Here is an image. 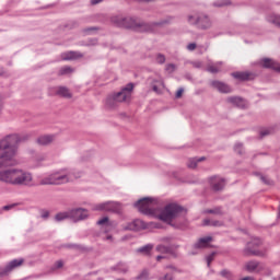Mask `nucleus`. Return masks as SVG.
<instances>
[{"label": "nucleus", "instance_id": "nucleus-24", "mask_svg": "<svg viewBox=\"0 0 280 280\" xmlns=\"http://www.w3.org/2000/svg\"><path fill=\"white\" fill-rule=\"evenodd\" d=\"M200 15L201 14H198V13L188 14L187 18H186L187 19V23L189 25L198 26L199 20H200Z\"/></svg>", "mask_w": 280, "mask_h": 280}, {"label": "nucleus", "instance_id": "nucleus-6", "mask_svg": "<svg viewBox=\"0 0 280 280\" xmlns=\"http://www.w3.org/2000/svg\"><path fill=\"white\" fill-rule=\"evenodd\" d=\"M78 176L73 173L61 174L54 173L47 177L40 179V185H65L66 183H72L77 180Z\"/></svg>", "mask_w": 280, "mask_h": 280}, {"label": "nucleus", "instance_id": "nucleus-45", "mask_svg": "<svg viewBox=\"0 0 280 280\" xmlns=\"http://www.w3.org/2000/svg\"><path fill=\"white\" fill-rule=\"evenodd\" d=\"M15 207H16V205H8V206L2 207V210L10 211V210L14 209Z\"/></svg>", "mask_w": 280, "mask_h": 280}, {"label": "nucleus", "instance_id": "nucleus-31", "mask_svg": "<svg viewBox=\"0 0 280 280\" xmlns=\"http://www.w3.org/2000/svg\"><path fill=\"white\" fill-rule=\"evenodd\" d=\"M69 218H71L70 212H59L55 215L56 222H62Z\"/></svg>", "mask_w": 280, "mask_h": 280}, {"label": "nucleus", "instance_id": "nucleus-43", "mask_svg": "<svg viewBox=\"0 0 280 280\" xmlns=\"http://www.w3.org/2000/svg\"><path fill=\"white\" fill-rule=\"evenodd\" d=\"M96 31V27H88V28H84L83 30V33L85 34V35H90V34H92L93 32H95Z\"/></svg>", "mask_w": 280, "mask_h": 280}, {"label": "nucleus", "instance_id": "nucleus-30", "mask_svg": "<svg viewBox=\"0 0 280 280\" xmlns=\"http://www.w3.org/2000/svg\"><path fill=\"white\" fill-rule=\"evenodd\" d=\"M203 225L205 226L221 228L223 225V223L220 222V221H217V220L206 219V220H203Z\"/></svg>", "mask_w": 280, "mask_h": 280}, {"label": "nucleus", "instance_id": "nucleus-44", "mask_svg": "<svg viewBox=\"0 0 280 280\" xmlns=\"http://www.w3.org/2000/svg\"><path fill=\"white\" fill-rule=\"evenodd\" d=\"M186 48L187 50L192 51L197 48V44L196 43L188 44Z\"/></svg>", "mask_w": 280, "mask_h": 280}, {"label": "nucleus", "instance_id": "nucleus-41", "mask_svg": "<svg viewBox=\"0 0 280 280\" xmlns=\"http://www.w3.org/2000/svg\"><path fill=\"white\" fill-rule=\"evenodd\" d=\"M165 69L168 73H173L176 70V66L174 63H170Z\"/></svg>", "mask_w": 280, "mask_h": 280}, {"label": "nucleus", "instance_id": "nucleus-19", "mask_svg": "<svg viewBox=\"0 0 280 280\" xmlns=\"http://www.w3.org/2000/svg\"><path fill=\"white\" fill-rule=\"evenodd\" d=\"M259 63H260V66H262L265 68H270V69H273V70L280 72V63L272 59L265 58V59H261Z\"/></svg>", "mask_w": 280, "mask_h": 280}, {"label": "nucleus", "instance_id": "nucleus-3", "mask_svg": "<svg viewBox=\"0 0 280 280\" xmlns=\"http://www.w3.org/2000/svg\"><path fill=\"white\" fill-rule=\"evenodd\" d=\"M110 22L116 26L129 28L136 32H152V25L143 22L136 16L115 15L110 18Z\"/></svg>", "mask_w": 280, "mask_h": 280}, {"label": "nucleus", "instance_id": "nucleus-32", "mask_svg": "<svg viewBox=\"0 0 280 280\" xmlns=\"http://www.w3.org/2000/svg\"><path fill=\"white\" fill-rule=\"evenodd\" d=\"M267 21L280 27V15L278 14L268 15Z\"/></svg>", "mask_w": 280, "mask_h": 280}, {"label": "nucleus", "instance_id": "nucleus-37", "mask_svg": "<svg viewBox=\"0 0 280 280\" xmlns=\"http://www.w3.org/2000/svg\"><path fill=\"white\" fill-rule=\"evenodd\" d=\"M149 279V272L147 270H143L138 277L137 280H148Z\"/></svg>", "mask_w": 280, "mask_h": 280}, {"label": "nucleus", "instance_id": "nucleus-25", "mask_svg": "<svg viewBox=\"0 0 280 280\" xmlns=\"http://www.w3.org/2000/svg\"><path fill=\"white\" fill-rule=\"evenodd\" d=\"M57 139H59V133H45L37 141H57Z\"/></svg>", "mask_w": 280, "mask_h": 280}, {"label": "nucleus", "instance_id": "nucleus-12", "mask_svg": "<svg viewBox=\"0 0 280 280\" xmlns=\"http://www.w3.org/2000/svg\"><path fill=\"white\" fill-rule=\"evenodd\" d=\"M228 104L231 106H235L236 108H248V103L242 97L238 96H230L226 98Z\"/></svg>", "mask_w": 280, "mask_h": 280}, {"label": "nucleus", "instance_id": "nucleus-13", "mask_svg": "<svg viewBox=\"0 0 280 280\" xmlns=\"http://www.w3.org/2000/svg\"><path fill=\"white\" fill-rule=\"evenodd\" d=\"M89 217V212L85 209H74L70 211V219L74 222L85 220Z\"/></svg>", "mask_w": 280, "mask_h": 280}, {"label": "nucleus", "instance_id": "nucleus-53", "mask_svg": "<svg viewBox=\"0 0 280 280\" xmlns=\"http://www.w3.org/2000/svg\"><path fill=\"white\" fill-rule=\"evenodd\" d=\"M241 280H255V278L252 276H247V277L242 278Z\"/></svg>", "mask_w": 280, "mask_h": 280}, {"label": "nucleus", "instance_id": "nucleus-58", "mask_svg": "<svg viewBox=\"0 0 280 280\" xmlns=\"http://www.w3.org/2000/svg\"><path fill=\"white\" fill-rule=\"evenodd\" d=\"M112 238V236H107V240H110Z\"/></svg>", "mask_w": 280, "mask_h": 280}, {"label": "nucleus", "instance_id": "nucleus-16", "mask_svg": "<svg viewBox=\"0 0 280 280\" xmlns=\"http://www.w3.org/2000/svg\"><path fill=\"white\" fill-rule=\"evenodd\" d=\"M211 187L214 191H221L225 187V179L219 176L211 177Z\"/></svg>", "mask_w": 280, "mask_h": 280}, {"label": "nucleus", "instance_id": "nucleus-28", "mask_svg": "<svg viewBox=\"0 0 280 280\" xmlns=\"http://www.w3.org/2000/svg\"><path fill=\"white\" fill-rule=\"evenodd\" d=\"M97 225L102 226L104 230H109L112 228V223L107 217L102 218L97 221Z\"/></svg>", "mask_w": 280, "mask_h": 280}, {"label": "nucleus", "instance_id": "nucleus-40", "mask_svg": "<svg viewBox=\"0 0 280 280\" xmlns=\"http://www.w3.org/2000/svg\"><path fill=\"white\" fill-rule=\"evenodd\" d=\"M117 270H119L122 273H126L128 271V267L125 264H119Z\"/></svg>", "mask_w": 280, "mask_h": 280}, {"label": "nucleus", "instance_id": "nucleus-55", "mask_svg": "<svg viewBox=\"0 0 280 280\" xmlns=\"http://www.w3.org/2000/svg\"><path fill=\"white\" fill-rule=\"evenodd\" d=\"M96 44H97L96 39H93L92 42H90V45H96Z\"/></svg>", "mask_w": 280, "mask_h": 280}, {"label": "nucleus", "instance_id": "nucleus-4", "mask_svg": "<svg viewBox=\"0 0 280 280\" xmlns=\"http://www.w3.org/2000/svg\"><path fill=\"white\" fill-rule=\"evenodd\" d=\"M15 154V145L8 141L0 142V167H12L13 165H18Z\"/></svg>", "mask_w": 280, "mask_h": 280}, {"label": "nucleus", "instance_id": "nucleus-22", "mask_svg": "<svg viewBox=\"0 0 280 280\" xmlns=\"http://www.w3.org/2000/svg\"><path fill=\"white\" fill-rule=\"evenodd\" d=\"M222 66H223V62H221V61H218L215 63H210L207 67V71L211 72V73L221 72L222 71Z\"/></svg>", "mask_w": 280, "mask_h": 280}, {"label": "nucleus", "instance_id": "nucleus-17", "mask_svg": "<svg viewBox=\"0 0 280 280\" xmlns=\"http://www.w3.org/2000/svg\"><path fill=\"white\" fill-rule=\"evenodd\" d=\"M174 21H175L174 16H166V18L160 20V21L149 23V25H151V32H153L155 26L170 25V24L174 23Z\"/></svg>", "mask_w": 280, "mask_h": 280}, {"label": "nucleus", "instance_id": "nucleus-20", "mask_svg": "<svg viewBox=\"0 0 280 280\" xmlns=\"http://www.w3.org/2000/svg\"><path fill=\"white\" fill-rule=\"evenodd\" d=\"M56 94L65 97L66 100H71L72 93L67 86H58L56 88Z\"/></svg>", "mask_w": 280, "mask_h": 280}, {"label": "nucleus", "instance_id": "nucleus-33", "mask_svg": "<svg viewBox=\"0 0 280 280\" xmlns=\"http://www.w3.org/2000/svg\"><path fill=\"white\" fill-rule=\"evenodd\" d=\"M232 77H234L235 79L244 81V80L249 79V73L248 72H234V73H232Z\"/></svg>", "mask_w": 280, "mask_h": 280}, {"label": "nucleus", "instance_id": "nucleus-49", "mask_svg": "<svg viewBox=\"0 0 280 280\" xmlns=\"http://www.w3.org/2000/svg\"><path fill=\"white\" fill-rule=\"evenodd\" d=\"M40 217H42V219H48L49 218V211H43Z\"/></svg>", "mask_w": 280, "mask_h": 280}, {"label": "nucleus", "instance_id": "nucleus-18", "mask_svg": "<svg viewBox=\"0 0 280 280\" xmlns=\"http://www.w3.org/2000/svg\"><path fill=\"white\" fill-rule=\"evenodd\" d=\"M211 86L217 89L220 93H231L232 92V88L221 81H212Z\"/></svg>", "mask_w": 280, "mask_h": 280}, {"label": "nucleus", "instance_id": "nucleus-26", "mask_svg": "<svg viewBox=\"0 0 280 280\" xmlns=\"http://www.w3.org/2000/svg\"><path fill=\"white\" fill-rule=\"evenodd\" d=\"M201 161H206V158H205V156L199 158V159L192 158V159H189V160H188L187 165H188V167H189L190 170H195V168L197 167L198 163H201Z\"/></svg>", "mask_w": 280, "mask_h": 280}, {"label": "nucleus", "instance_id": "nucleus-34", "mask_svg": "<svg viewBox=\"0 0 280 280\" xmlns=\"http://www.w3.org/2000/svg\"><path fill=\"white\" fill-rule=\"evenodd\" d=\"M153 248H154V246L152 244H148V245L139 248L138 253L143 254V255H149Z\"/></svg>", "mask_w": 280, "mask_h": 280}, {"label": "nucleus", "instance_id": "nucleus-23", "mask_svg": "<svg viewBox=\"0 0 280 280\" xmlns=\"http://www.w3.org/2000/svg\"><path fill=\"white\" fill-rule=\"evenodd\" d=\"M79 57H82V54L78 51H68L61 55L62 60H73L78 59Z\"/></svg>", "mask_w": 280, "mask_h": 280}, {"label": "nucleus", "instance_id": "nucleus-29", "mask_svg": "<svg viewBox=\"0 0 280 280\" xmlns=\"http://www.w3.org/2000/svg\"><path fill=\"white\" fill-rule=\"evenodd\" d=\"M145 229V223L142 220H135L132 222L131 230L133 231H141Z\"/></svg>", "mask_w": 280, "mask_h": 280}, {"label": "nucleus", "instance_id": "nucleus-57", "mask_svg": "<svg viewBox=\"0 0 280 280\" xmlns=\"http://www.w3.org/2000/svg\"><path fill=\"white\" fill-rule=\"evenodd\" d=\"M2 110V104H0V112Z\"/></svg>", "mask_w": 280, "mask_h": 280}, {"label": "nucleus", "instance_id": "nucleus-42", "mask_svg": "<svg viewBox=\"0 0 280 280\" xmlns=\"http://www.w3.org/2000/svg\"><path fill=\"white\" fill-rule=\"evenodd\" d=\"M185 90L183 88H179L175 94L176 100H180V97L183 96Z\"/></svg>", "mask_w": 280, "mask_h": 280}, {"label": "nucleus", "instance_id": "nucleus-21", "mask_svg": "<svg viewBox=\"0 0 280 280\" xmlns=\"http://www.w3.org/2000/svg\"><path fill=\"white\" fill-rule=\"evenodd\" d=\"M212 241L213 238L211 236L202 237L195 244V248H207Z\"/></svg>", "mask_w": 280, "mask_h": 280}, {"label": "nucleus", "instance_id": "nucleus-46", "mask_svg": "<svg viewBox=\"0 0 280 280\" xmlns=\"http://www.w3.org/2000/svg\"><path fill=\"white\" fill-rule=\"evenodd\" d=\"M221 276L224 277V278H231L232 277L231 272L228 271V270H222Z\"/></svg>", "mask_w": 280, "mask_h": 280}, {"label": "nucleus", "instance_id": "nucleus-61", "mask_svg": "<svg viewBox=\"0 0 280 280\" xmlns=\"http://www.w3.org/2000/svg\"><path fill=\"white\" fill-rule=\"evenodd\" d=\"M118 280H124V279H118Z\"/></svg>", "mask_w": 280, "mask_h": 280}, {"label": "nucleus", "instance_id": "nucleus-8", "mask_svg": "<svg viewBox=\"0 0 280 280\" xmlns=\"http://www.w3.org/2000/svg\"><path fill=\"white\" fill-rule=\"evenodd\" d=\"M36 131H22V132H12L5 135L1 141H31L36 137Z\"/></svg>", "mask_w": 280, "mask_h": 280}, {"label": "nucleus", "instance_id": "nucleus-7", "mask_svg": "<svg viewBox=\"0 0 280 280\" xmlns=\"http://www.w3.org/2000/svg\"><path fill=\"white\" fill-rule=\"evenodd\" d=\"M262 242L260 238H253L252 242L247 243L243 254L245 257H264L265 253L258 249Z\"/></svg>", "mask_w": 280, "mask_h": 280}, {"label": "nucleus", "instance_id": "nucleus-1", "mask_svg": "<svg viewBox=\"0 0 280 280\" xmlns=\"http://www.w3.org/2000/svg\"><path fill=\"white\" fill-rule=\"evenodd\" d=\"M135 207L140 213L156 218L167 224H171L183 212V208L176 203H170L162 210L156 209L152 198H142L135 203Z\"/></svg>", "mask_w": 280, "mask_h": 280}, {"label": "nucleus", "instance_id": "nucleus-48", "mask_svg": "<svg viewBox=\"0 0 280 280\" xmlns=\"http://www.w3.org/2000/svg\"><path fill=\"white\" fill-rule=\"evenodd\" d=\"M208 213L222 214L221 209L208 210Z\"/></svg>", "mask_w": 280, "mask_h": 280}, {"label": "nucleus", "instance_id": "nucleus-50", "mask_svg": "<svg viewBox=\"0 0 280 280\" xmlns=\"http://www.w3.org/2000/svg\"><path fill=\"white\" fill-rule=\"evenodd\" d=\"M192 66L196 68H201L202 67V62L201 61H194Z\"/></svg>", "mask_w": 280, "mask_h": 280}, {"label": "nucleus", "instance_id": "nucleus-9", "mask_svg": "<svg viewBox=\"0 0 280 280\" xmlns=\"http://www.w3.org/2000/svg\"><path fill=\"white\" fill-rule=\"evenodd\" d=\"M243 269L248 273H261L265 271L266 266L257 260H249L244 264Z\"/></svg>", "mask_w": 280, "mask_h": 280}, {"label": "nucleus", "instance_id": "nucleus-60", "mask_svg": "<svg viewBox=\"0 0 280 280\" xmlns=\"http://www.w3.org/2000/svg\"><path fill=\"white\" fill-rule=\"evenodd\" d=\"M142 1H152V0H142Z\"/></svg>", "mask_w": 280, "mask_h": 280}, {"label": "nucleus", "instance_id": "nucleus-27", "mask_svg": "<svg viewBox=\"0 0 280 280\" xmlns=\"http://www.w3.org/2000/svg\"><path fill=\"white\" fill-rule=\"evenodd\" d=\"M275 129L271 127L262 128L259 130V139H266V137H270V135H273Z\"/></svg>", "mask_w": 280, "mask_h": 280}, {"label": "nucleus", "instance_id": "nucleus-14", "mask_svg": "<svg viewBox=\"0 0 280 280\" xmlns=\"http://www.w3.org/2000/svg\"><path fill=\"white\" fill-rule=\"evenodd\" d=\"M118 205L116 202H104L95 206V211H105V212H117Z\"/></svg>", "mask_w": 280, "mask_h": 280}, {"label": "nucleus", "instance_id": "nucleus-52", "mask_svg": "<svg viewBox=\"0 0 280 280\" xmlns=\"http://www.w3.org/2000/svg\"><path fill=\"white\" fill-rule=\"evenodd\" d=\"M163 280H173V276L172 275H165Z\"/></svg>", "mask_w": 280, "mask_h": 280}, {"label": "nucleus", "instance_id": "nucleus-15", "mask_svg": "<svg viewBox=\"0 0 280 280\" xmlns=\"http://www.w3.org/2000/svg\"><path fill=\"white\" fill-rule=\"evenodd\" d=\"M148 82L150 83V85L152 86V90L156 93V94H162L165 85L164 82L161 79H153L150 78L148 80Z\"/></svg>", "mask_w": 280, "mask_h": 280}, {"label": "nucleus", "instance_id": "nucleus-47", "mask_svg": "<svg viewBox=\"0 0 280 280\" xmlns=\"http://www.w3.org/2000/svg\"><path fill=\"white\" fill-rule=\"evenodd\" d=\"M55 267L56 269H61L63 267V261L62 260L56 261Z\"/></svg>", "mask_w": 280, "mask_h": 280}, {"label": "nucleus", "instance_id": "nucleus-2", "mask_svg": "<svg viewBox=\"0 0 280 280\" xmlns=\"http://www.w3.org/2000/svg\"><path fill=\"white\" fill-rule=\"evenodd\" d=\"M0 183H5V185H33V175L21 168L8 167L0 170Z\"/></svg>", "mask_w": 280, "mask_h": 280}, {"label": "nucleus", "instance_id": "nucleus-10", "mask_svg": "<svg viewBox=\"0 0 280 280\" xmlns=\"http://www.w3.org/2000/svg\"><path fill=\"white\" fill-rule=\"evenodd\" d=\"M24 264V259H13L4 268H0V278L8 276L14 269L20 268Z\"/></svg>", "mask_w": 280, "mask_h": 280}, {"label": "nucleus", "instance_id": "nucleus-5", "mask_svg": "<svg viewBox=\"0 0 280 280\" xmlns=\"http://www.w3.org/2000/svg\"><path fill=\"white\" fill-rule=\"evenodd\" d=\"M133 88V83H128L124 89H121L120 92L107 96L105 100V105L108 108H114V106H116V104L118 103L129 102V100L131 98Z\"/></svg>", "mask_w": 280, "mask_h": 280}, {"label": "nucleus", "instance_id": "nucleus-51", "mask_svg": "<svg viewBox=\"0 0 280 280\" xmlns=\"http://www.w3.org/2000/svg\"><path fill=\"white\" fill-rule=\"evenodd\" d=\"M104 0H91V4L95 5L98 4L101 2H103Z\"/></svg>", "mask_w": 280, "mask_h": 280}, {"label": "nucleus", "instance_id": "nucleus-35", "mask_svg": "<svg viewBox=\"0 0 280 280\" xmlns=\"http://www.w3.org/2000/svg\"><path fill=\"white\" fill-rule=\"evenodd\" d=\"M73 71H74L73 68L69 66H65L59 69V74L67 75V74H71Z\"/></svg>", "mask_w": 280, "mask_h": 280}, {"label": "nucleus", "instance_id": "nucleus-56", "mask_svg": "<svg viewBox=\"0 0 280 280\" xmlns=\"http://www.w3.org/2000/svg\"><path fill=\"white\" fill-rule=\"evenodd\" d=\"M261 180H262V183H268L266 177H264V176H261Z\"/></svg>", "mask_w": 280, "mask_h": 280}, {"label": "nucleus", "instance_id": "nucleus-38", "mask_svg": "<svg viewBox=\"0 0 280 280\" xmlns=\"http://www.w3.org/2000/svg\"><path fill=\"white\" fill-rule=\"evenodd\" d=\"M155 60H156V62H159V63H165L166 57H165L164 55H162V54H159V55H156Z\"/></svg>", "mask_w": 280, "mask_h": 280}, {"label": "nucleus", "instance_id": "nucleus-39", "mask_svg": "<svg viewBox=\"0 0 280 280\" xmlns=\"http://www.w3.org/2000/svg\"><path fill=\"white\" fill-rule=\"evenodd\" d=\"M214 258H215V253H212V254H210V255L207 257V265H208V267L211 266V264H212V261L214 260Z\"/></svg>", "mask_w": 280, "mask_h": 280}, {"label": "nucleus", "instance_id": "nucleus-54", "mask_svg": "<svg viewBox=\"0 0 280 280\" xmlns=\"http://www.w3.org/2000/svg\"><path fill=\"white\" fill-rule=\"evenodd\" d=\"M162 259H165V257L164 256H158L156 257V261H161Z\"/></svg>", "mask_w": 280, "mask_h": 280}, {"label": "nucleus", "instance_id": "nucleus-59", "mask_svg": "<svg viewBox=\"0 0 280 280\" xmlns=\"http://www.w3.org/2000/svg\"><path fill=\"white\" fill-rule=\"evenodd\" d=\"M47 142H43V145H46Z\"/></svg>", "mask_w": 280, "mask_h": 280}, {"label": "nucleus", "instance_id": "nucleus-11", "mask_svg": "<svg viewBox=\"0 0 280 280\" xmlns=\"http://www.w3.org/2000/svg\"><path fill=\"white\" fill-rule=\"evenodd\" d=\"M213 26V21L207 14H200L197 27L202 31H208Z\"/></svg>", "mask_w": 280, "mask_h": 280}, {"label": "nucleus", "instance_id": "nucleus-36", "mask_svg": "<svg viewBox=\"0 0 280 280\" xmlns=\"http://www.w3.org/2000/svg\"><path fill=\"white\" fill-rule=\"evenodd\" d=\"M156 252L162 254H167L170 252V248L163 245L156 246Z\"/></svg>", "mask_w": 280, "mask_h": 280}]
</instances>
